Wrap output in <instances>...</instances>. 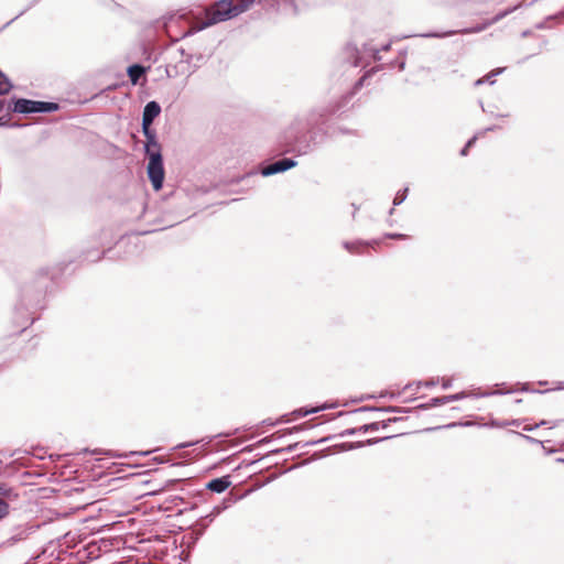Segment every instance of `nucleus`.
<instances>
[{
  "mask_svg": "<svg viewBox=\"0 0 564 564\" xmlns=\"http://www.w3.org/2000/svg\"><path fill=\"white\" fill-rule=\"evenodd\" d=\"M8 506L4 501L0 499V518L7 514Z\"/></svg>",
  "mask_w": 564,
  "mask_h": 564,
  "instance_id": "1a4fd4ad",
  "label": "nucleus"
},
{
  "mask_svg": "<svg viewBox=\"0 0 564 564\" xmlns=\"http://www.w3.org/2000/svg\"><path fill=\"white\" fill-rule=\"evenodd\" d=\"M250 1L248 0H221L206 11V21L198 26V30L212 24L232 19L248 10Z\"/></svg>",
  "mask_w": 564,
  "mask_h": 564,
  "instance_id": "f257e3e1",
  "label": "nucleus"
},
{
  "mask_svg": "<svg viewBox=\"0 0 564 564\" xmlns=\"http://www.w3.org/2000/svg\"><path fill=\"white\" fill-rule=\"evenodd\" d=\"M456 399H458V395L447 397V398H445L444 400H445L446 402H448V401L456 400Z\"/></svg>",
  "mask_w": 564,
  "mask_h": 564,
  "instance_id": "9d476101",
  "label": "nucleus"
},
{
  "mask_svg": "<svg viewBox=\"0 0 564 564\" xmlns=\"http://www.w3.org/2000/svg\"><path fill=\"white\" fill-rule=\"evenodd\" d=\"M57 109V105L53 102H42L20 99L14 105V111L20 113L29 112H51Z\"/></svg>",
  "mask_w": 564,
  "mask_h": 564,
  "instance_id": "7ed1b4c3",
  "label": "nucleus"
},
{
  "mask_svg": "<svg viewBox=\"0 0 564 564\" xmlns=\"http://www.w3.org/2000/svg\"><path fill=\"white\" fill-rule=\"evenodd\" d=\"M471 142H473V140H470V141L468 142V144L466 145V148L462 151V154H463V155H465V154H466V150H467V148L471 144Z\"/></svg>",
  "mask_w": 564,
  "mask_h": 564,
  "instance_id": "9b49d317",
  "label": "nucleus"
},
{
  "mask_svg": "<svg viewBox=\"0 0 564 564\" xmlns=\"http://www.w3.org/2000/svg\"><path fill=\"white\" fill-rule=\"evenodd\" d=\"M161 107L155 101H150L145 105L142 117V130L144 135L147 137V141L156 140L155 135L152 133L150 126L153 120L160 115Z\"/></svg>",
  "mask_w": 564,
  "mask_h": 564,
  "instance_id": "20e7f679",
  "label": "nucleus"
},
{
  "mask_svg": "<svg viewBox=\"0 0 564 564\" xmlns=\"http://www.w3.org/2000/svg\"><path fill=\"white\" fill-rule=\"evenodd\" d=\"M8 90H9L8 82L0 76V95L6 94Z\"/></svg>",
  "mask_w": 564,
  "mask_h": 564,
  "instance_id": "6e6552de",
  "label": "nucleus"
},
{
  "mask_svg": "<svg viewBox=\"0 0 564 564\" xmlns=\"http://www.w3.org/2000/svg\"><path fill=\"white\" fill-rule=\"evenodd\" d=\"M295 161L291 160V159H283L281 161H278L273 164H270L268 165L267 167H264L262 170V175L263 176H269V175H272V174H275V173H280V172H284L293 166H295Z\"/></svg>",
  "mask_w": 564,
  "mask_h": 564,
  "instance_id": "39448f33",
  "label": "nucleus"
},
{
  "mask_svg": "<svg viewBox=\"0 0 564 564\" xmlns=\"http://www.w3.org/2000/svg\"><path fill=\"white\" fill-rule=\"evenodd\" d=\"M230 485V481L227 478H217L212 480L207 487L208 489L215 491V492H223L225 491Z\"/></svg>",
  "mask_w": 564,
  "mask_h": 564,
  "instance_id": "423d86ee",
  "label": "nucleus"
},
{
  "mask_svg": "<svg viewBox=\"0 0 564 564\" xmlns=\"http://www.w3.org/2000/svg\"><path fill=\"white\" fill-rule=\"evenodd\" d=\"M145 73V68L139 65H132L128 68V75L132 84H137L139 78Z\"/></svg>",
  "mask_w": 564,
  "mask_h": 564,
  "instance_id": "0eeeda50",
  "label": "nucleus"
},
{
  "mask_svg": "<svg viewBox=\"0 0 564 564\" xmlns=\"http://www.w3.org/2000/svg\"><path fill=\"white\" fill-rule=\"evenodd\" d=\"M145 152L149 158L148 176L152 183L154 191H160L163 186L165 176L161 148L156 140H149L145 144Z\"/></svg>",
  "mask_w": 564,
  "mask_h": 564,
  "instance_id": "f03ea898",
  "label": "nucleus"
}]
</instances>
